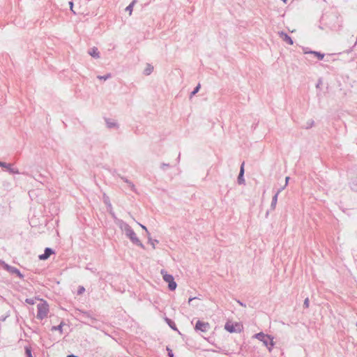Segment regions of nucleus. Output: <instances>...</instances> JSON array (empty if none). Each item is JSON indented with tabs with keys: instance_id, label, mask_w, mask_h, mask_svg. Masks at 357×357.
<instances>
[{
	"instance_id": "nucleus-15",
	"label": "nucleus",
	"mask_w": 357,
	"mask_h": 357,
	"mask_svg": "<svg viewBox=\"0 0 357 357\" xmlns=\"http://www.w3.org/2000/svg\"><path fill=\"white\" fill-rule=\"evenodd\" d=\"M111 77V74L108 73L105 76H98V78L100 79H104V80H106L108 78H109Z\"/></svg>"
},
{
	"instance_id": "nucleus-23",
	"label": "nucleus",
	"mask_w": 357,
	"mask_h": 357,
	"mask_svg": "<svg viewBox=\"0 0 357 357\" xmlns=\"http://www.w3.org/2000/svg\"><path fill=\"white\" fill-rule=\"evenodd\" d=\"M139 225L141 226V227H142L143 229H144V230L148 233V230H147V229H146V227L145 226H144V225H141V224H139Z\"/></svg>"
},
{
	"instance_id": "nucleus-30",
	"label": "nucleus",
	"mask_w": 357,
	"mask_h": 357,
	"mask_svg": "<svg viewBox=\"0 0 357 357\" xmlns=\"http://www.w3.org/2000/svg\"><path fill=\"white\" fill-rule=\"evenodd\" d=\"M169 324V326H170L172 328H173V327H172V324Z\"/></svg>"
},
{
	"instance_id": "nucleus-21",
	"label": "nucleus",
	"mask_w": 357,
	"mask_h": 357,
	"mask_svg": "<svg viewBox=\"0 0 357 357\" xmlns=\"http://www.w3.org/2000/svg\"><path fill=\"white\" fill-rule=\"evenodd\" d=\"M304 305L306 307H309V299L307 298H305V301H304Z\"/></svg>"
},
{
	"instance_id": "nucleus-28",
	"label": "nucleus",
	"mask_w": 357,
	"mask_h": 357,
	"mask_svg": "<svg viewBox=\"0 0 357 357\" xmlns=\"http://www.w3.org/2000/svg\"><path fill=\"white\" fill-rule=\"evenodd\" d=\"M192 299H193V298H190V299H189V301H188L189 303L192 301Z\"/></svg>"
},
{
	"instance_id": "nucleus-12",
	"label": "nucleus",
	"mask_w": 357,
	"mask_h": 357,
	"mask_svg": "<svg viewBox=\"0 0 357 357\" xmlns=\"http://www.w3.org/2000/svg\"><path fill=\"white\" fill-rule=\"evenodd\" d=\"M310 53L314 54L319 60H322L324 59V54H321L320 52H318L312 51Z\"/></svg>"
},
{
	"instance_id": "nucleus-7",
	"label": "nucleus",
	"mask_w": 357,
	"mask_h": 357,
	"mask_svg": "<svg viewBox=\"0 0 357 357\" xmlns=\"http://www.w3.org/2000/svg\"><path fill=\"white\" fill-rule=\"evenodd\" d=\"M54 253V252L52 251V250L51 248H47L45 250V252L44 254L43 255H39V259L40 260H46L52 254Z\"/></svg>"
},
{
	"instance_id": "nucleus-26",
	"label": "nucleus",
	"mask_w": 357,
	"mask_h": 357,
	"mask_svg": "<svg viewBox=\"0 0 357 357\" xmlns=\"http://www.w3.org/2000/svg\"><path fill=\"white\" fill-rule=\"evenodd\" d=\"M289 177H288V176H287V177H286V179H285V180H286V181H285V185H287L288 181H289Z\"/></svg>"
},
{
	"instance_id": "nucleus-22",
	"label": "nucleus",
	"mask_w": 357,
	"mask_h": 357,
	"mask_svg": "<svg viewBox=\"0 0 357 357\" xmlns=\"http://www.w3.org/2000/svg\"><path fill=\"white\" fill-rule=\"evenodd\" d=\"M167 351H169L168 355L169 357H174L172 350H170L169 348H167Z\"/></svg>"
},
{
	"instance_id": "nucleus-19",
	"label": "nucleus",
	"mask_w": 357,
	"mask_h": 357,
	"mask_svg": "<svg viewBox=\"0 0 357 357\" xmlns=\"http://www.w3.org/2000/svg\"><path fill=\"white\" fill-rule=\"evenodd\" d=\"M26 353L28 356V357H33L32 355H31V351L29 348H26Z\"/></svg>"
},
{
	"instance_id": "nucleus-25",
	"label": "nucleus",
	"mask_w": 357,
	"mask_h": 357,
	"mask_svg": "<svg viewBox=\"0 0 357 357\" xmlns=\"http://www.w3.org/2000/svg\"><path fill=\"white\" fill-rule=\"evenodd\" d=\"M69 4H70L71 10H73V3L70 1V2H69Z\"/></svg>"
},
{
	"instance_id": "nucleus-13",
	"label": "nucleus",
	"mask_w": 357,
	"mask_h": 357,
	"mask_svg": "<svg viewBox=\"0 0 357 357\" xmlns=\"http://www.w3.org/2000/svg\"><path fill=\"white\" fill-rule=\"evenodd\" d=\"M36 298H26L25 300V302L29 305H33L35 304L36 303V301H38L37 299H36Z\"/></svg>"
},
{
	"instance_id": "nucleus-3",
	"label": "nucleus",
	"mask_w": 357,
	"mask_h": 357,
	"mask_svg": "<svg viewBox=\"0 0 357 357\" xmlns=\"http://www.w3.org/2000/svg\"><path fill=\"white\" fill-rule=\"evenodd\" d=\"M225 330L229 333H240L243 331V324L240 322H233L228 321L225 326Z\"/></svg>"
},
{
	"instance_id": "nucleus-8",
	"label": "nucleus",
	"mask_w": 357,
	"mask_h": 357,
	"mask_svg": "<svg viewBox=\"0 0 357 357\" xmlns=\"http://www.w3.org/2000/svg\"><path fill=\"white\" fill-rule=\"evenodd\" d=\"M89 54L94 57V58H99L100 57V53L98 52V50L97 47H93V48H91L89 52Z\"/></svg>"
},
{
	"instance_id": "nucleus-6",
	"label": "nucleus",
	"mask_w": 357,
	"mask_h": 357,
	"mask_svg": "<svg viewBox=\"0 0 357 357\" xmlns=\"http://www.w3.org/2000/svg\"><path fill=\"white\" fill-rule=\"evenodd\" d=\"M127 235L129 236V238L133 242L139 243V244H141L139 240L137 237V235H136V234L135 233V231L133 230H132L130 229H128L127 230Z\"/></svg>"
},
{
	"instance_id": "nucleus-2",
	"label": "nucleus",
	"mask_w": 357,
	"mask_h": 357,
	"mask_svg": "<svg viewBox=\"0 0 357 357\" xmlns=\"http://www.w3.org/2000/svg\"><path fill=\"white\" fill-rule=\"evenodd\" d=\"M253 337L262 342L265 347H266L269 351H271L273 346V337L271 336L264 334V333H259L255 334Z\"/></svg>"
},
{
	"instance_id": "nucleus-18",
	"label": "nucleus",
	"mask_w": 357,
	"mask_h": 357,
	"mask_svg": "<svg viewBox=\"0 0 357 357\" xmlns=\"http://www.w3.org/2000/svg\"><path fill=\"white\" fill-rule=\"evenodd\" d=\"M199 89H200V84H199L197 86V87L195 89V90L192 92V95L193 96V95L196 94L199 91Z\"/></svg>"
},
{
	"instance_id": "nucleus-5",
	"label": "nucleus",
	"mask_w": 357,
	"mask_h": 357,
	"mask_svg": "<svg viewBox=\"0 0 357 357\" xmlns=\"http://www.w3.org/2000/svg\"><path fill=\"white\" fill-rule=\"evenodd\" d=\"M195 329L202 333H207L211 329V326L208 322L199 320L195 324Z\"/></svg>"
},
{
	"instance_id": "nucleus-10",
	"label": "nucleus",
	"mask_w": 357,
	"mask_h": 357,
	"mask_svg": "<svg viewBox=\"0 0 357 357\" xmlns=\"http://www.w3.org/2000/svg\"><path fill=\"white\" fill-rule=\"evenodd\" d=\"M136 3V1L134 0L126 8V10L128 11L129 15H132V9L135 3Z\"/></svg>"
},
{
	"instance_id": "nucleus-1",
	"label": "nucleus",
	"mask_w": 357,
	"mask_h": 357,
	"mask_svg": "<svg viewBox=\"0 0 357 357\" xmlns=\"http://www.w3.org/2000/svg\"><path fill=\"white\" fill-rule=\"evenodd\" d=\"M39 303L37 304V314L36 318L43 320L47 317L50 307L49 304L43 298H36Z\"/></svg>"
},
{
	"instance_id": "nucleus-17",
	"label": "nucleus",
	"mask_w": 357,
	"mask_h": 357,
	"mask_svg": "<svg viewBox=\"0 0 357 357\" xmlns=\"http://www.w3.org/2000/svg\"><path fill=\"white\" fill-rule=\"evenodd\" d=\"M153 68V67L149 66V67L145 70L146 74L149 75L152 72Z\"/></svg>"
},
{
	"instance_id": "nucleus-4",
	"label": "nucleus",
	"mask_w": 357,
	"mask_h": 357,
	"mask_svg": "<svg viewBox=\"0 0 357 357\" xmlns=\"http://www.w3.org/2000/svg\"><path fill=\"white\" fill-rule=\"evenodd\" d=\"M161 274L163 280L168 283L169 289L172 291L175 290L177 284L174 282V277L172 275L168 274L165 271L162 270Z\"/></svg>"
},
{
	"instance_id": "nucleus-16",
	"label": "nucleus",
	"mask_w": 357,
	"mask_h": 357,
	"mask_svg": "<svg viewBox=\"0 0 357 357\" xmlns=\"http://www.w3.org/2000/svg\"><path fill=\"white\" fill-rule=\"evenodd\" d=\"M85 291V289L84 287L79 286L77 289V294L79 295L82 294Z\"/></svg>"
},
{
	"instance_id": "nucleus-27",
	"label": "nucleus",
	"mask_w": 357,
	"mask_h": 357,
	"mask_svg": "<svg viewBox=\"0 0 357 357\" xmlns=\"http://www.w3.org/2000/svg\"><path fill=\"white\" fill-rule=\"evenodd\" d=\"M167 321L168 324L172 323V321H171V320H169V319H167Z\"/></svg>"
},
{
	"instance_id": "nucleus-14",
	"label": "nucleus",
	"mask_w": 357,
	"mask_h": 357,
	"mask_svg": "<svg viewBox=\"0 0 357 357\" xmlns=\"http://www.w3.org/2000/svg\"><path fill=\"white\" fill-rule=\"evenodd\" d=\"M278 193H276V195L273 197V201H272V206L273 208H275L276 204H277V202H278Z\"/></svg>"
},
{
	"instance_id": "nucleus-29",
	"label": "nucleus",
	"mask_w": 357,
	"mask_h": 357,
	"mask_svg": "<svg viewBox=\"0 0 357 357\" xmlns=\"http://www.w3.org/2000/svg\"><path fill=\"white\" fill-rule=\"evenodd\" d=\"M287 0H282V1H283L284 3H287Z\"/></svg>"
},
{
	"instance_id": "nucleus-24",
	"label": "nucleus",
	"mask_w": 357,
	"mask_h": 357,
	"mask_svg": "<svg viewBox=\"0 0 357 357\" xmlns=\"http://www.w3.org/2000/svg\"><path fill=\"white\" fill-rule=\"evenodd\" d=\"M0 167H7V165L4 162H0Z\"/></svg>"
},
{
	"instance_id": "nucleus-9",
	"label": "nucleus",
	"mask_w": 357,
	"mask_h": 357,
	"mask_svg": "<svg viewBox=\"0 0 357 357\" xmlns=\"http://www.w3.org/2000/svg\"><path fill=\"white\" fill-rule=\"evenodd\" d=\"M244 165L245 163L243 162L241 167L240 174L238 176V183H242L244 181V179L243 178V174H244Z\"/></svg>"
},
{
	"instance_id": "nucleus-20",
	"label": "nucleus",
	"mask_w": 357,
	"mask_h": 357,
	"mask_svg": "<svg viewBox=\"0 0 357 357\" xmlns=\"http://www.w3.org/2000/svg\"><path fill=\"white\" fill-rule=\"evenodd\" d=\"M62 326H63V324L61 323L60 325L58 326L57 327H53L52 330H59V331H61Z\"/></svg>"
},
{
	"instance_id": "nucleus-11",
	"label": "nucleus",
	"mask_w": 357,
	"mask_h": 357,
	"mask_svg": "<svg viewBox=\"0 0 357 357\" xmlns=\"http://www.w3.org/2000/svg\"><path fill=\"white\" fill-rule=\"evenodd\" d=\"M282 36L284 41H286L289 45H293V40L288 35L282 33Z\"/></svg>"
}]
</instances>
